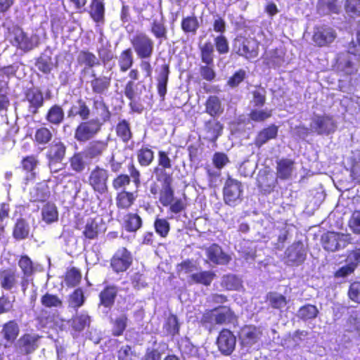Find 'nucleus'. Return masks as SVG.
<instances>
[{
    "label": "nucleus",
    "mask_w": 360,
    "mask_h": 360,
    "mask_svg": "<svg viewBox=\"0 0 360 360\" xmlns=\"http://www.w3.org/2000/svg\"><path fill=\"white\" fill-rule=\"evenodd\" d=\"M162 183L160 191L159 202L163 207H168V212L172 215H178L187 208V198L184 194L182 198H174V189L172 186L173 177L156 179Z\"/></svg>",
    "instance_id": "nucleus-1"
},
{
    "label": "nucleus",
    "mask_w": 360,
    "mask_h": 360,
    "mask_svg": "<svg viewBox=\"0 0 360 360\" xmlns=\"http://www.w3.org/2000/svg\"><path fill=\"white\" fill-rule=\"evenodd\" d=\"M129 174L125 173H119L112 179L111 185L114 191L121 192L127 191L132 182L136 188L140 187L141 184V174L139 169L136 167L133 161H131L127 165Z\"/></svg>",
    "instance_id": "nucleus-2"
},
{
    "label": "nucleus",
    "mask_w": 360,
    "mask_h": 360,
    "mask_svg": "<svg viewBox=\"0 0 360 360\" xmlns=\"http://www.w3.org/2000/svg\"><path fill=\"white\" fill-rule=\"evenodd\" d=\"M130 79L126 83L124 87V95L129 101V106L131 112L141 113L143 110V105H142L140 98L137 92V84L135 81L139 78V72L136 68H131L129 69L128 74Z\"/></svg>",
    "instance_id": "nucleus-3"
},
{
    "label": "nucleus",
    "mask_w": 360,
    "mask_h": 360,
    "mask_svg": "<svg viewBox=\"0 0 360 360\" xmlns=\"http://www.w3.org/2000/svg\"><path fill=\"white\" fill-rule=\"evenodd\" d=\"M139 59H150L154 53L153 39L144 32H137L129 39Z\"/></svg>",
    "instance_id": "nucleus-4"
},
{
    "label": "nucleus",
    "mask_w": 360,
    "mask_h": 360,
    "mask_svg": "<svg viewBox=\"0 0 360 360\" xmlns=\"http://www.w3.org/2000/svg\"><path fill=\"white\" fill-rule=\"evenodd\" d=\"M67 147L59 139H55L48 146L46 152L47 166L51 173H57L61 169H56V165L62 162L66 155Z\"/></svg>",
    "instance_id": "nucleus-5"
},
{
    "label": "nucleus",
    "mask_w": 360,
    "mask_h": 360,
    "mask_svg": "<svg viewBox=\"0 0 360 360\" xmlns=\"http://www.w3.org/2000/svg\"><path fill=\"white\" fill-rule=\"evenodd\" d=\"M108 171L103 167L96 165L90 172L87 183L94 193L103 195L108 191Z\"/></svg>",
    "instance_id": "nucleus-6"
},
{
    "label": "nucleus",
    "mask_w": 360,
    "mask_h": 360,
    "mask_svg": "<svg viewBox=\"0 0 360 360\" xmlns=\"http://www.w3.org/2000/svg\"><path fill=\"white\" fill-rule=\"evenodd\" d=\"M338 37L335 30L327 25H317L314 27L312 41L318 48L330 47Z\"/></svg>",
    "instance_id": "nucleus-7"
},
{
    "label": "nucleus",
    "mask_w": 360,
    "mask_h": 360,
    "mask_svg": "<svg viewBox=\"0 0 360 360\" xmlns=\"http://www.w3.org/2000/svg\"><path fill=\"white\" fill-rule=\"evenodd\" d=\"M243 192V184L240 181L227 177L223 188L224 203L232 207L236 205L242 200Z\"/></svg>",
    "instance_id": "nucleus-8"
},
{
    "label": "nucleus",
    "mask_w": 360,
    "mask_h": 360,
    "mask_svg": "<svg viewBox=\"0 0 360 360\" xmlns=\"http://www.w3.org/2000/svg\"><path fill=\"white\" fill-rule=\"evenodd\" d=\"M133 261L131 252L125 247H121L110 258V265L115 273L120 274L127 271L132 265Z\"/></svg>",
    "instance_id": "nucleus-9"
},
{
    "label": "nucleus",
    "mask_w": 360,
    "mask_h": 360,
    "mask_svg": "<svg viewBox=\"0 0 360 360\" xmlns=\"http://www.w3.org/2000/svg\"><path fill=\"white\" fill-rule=\"evenodd\" d=\"M20 332V326L15 319L4 323L0 330V345L4 349L12 347L18 340Z\"/></svg>",
    "instance_id": "nucleus-10"
},
{
    "label": "nucleus",
    "mask_w": 360,
    "mask_h": 360,
    "mask_svg": "<svg viewBox=\"0 0 360 360\" xmlns=\"http://www.w3.org/2000/svg\"><path fill=\"white\" fill-rule=\"evenodd\" d=\"M263 335L262 329L253 324L243 325L238 333L242 347L250 348L259 342Z\"/></svg>",
    "instance_id": "nucleus-11"
},
{
    "label": "nucleus",
    "mask_w": 360,
    "mask_h": 360,
    "mask_svg": "<svg viewBox=\"0 0 360 360\" xmlns=\"http://www.w3.org/2000/svg\"><path fill=\"white\" fill-rule=\"evenodd\" d=\"M101 129V123L96 120L81 122L75 130L74 137L79 142H86Z\"/></svg>",
    "instance_id": "nucleus-12"
},
{
    "label": "nucleus",
    "mask_w": 360,
    "mask_h": 360,
    "mask_svg": "<svg viewBox=\"0 0 360 360\" xmlns=\"http://www.w3.org/2000/svg\"><path fill=\"white\" fill-rule=\"evenodd\" d=\"M8 37L13 45L24 51H31L37 46L22 29L17 25L8 29Z\"/></svg>",
    "instance_id": "nucleus-13"
},
{
    "label": "nucleus",
    "mask_w": 360,
    "mask_h": 360,
    "mask_svg": "<svg viewBox=\"0 0 360 360\" xmlns=\"http://www.w3.org/2000/svg\"><path fill=\"white\" fill-rule=\"evenodd\" d=\"M173 162L169 153L160 150L158 152V164L153 167V174L156 179L172 178L173 173L169 171L172 169Z\"/></svg>",
    "instance_id": "nucleus-14"
},
{
    "label": "nucleus",
    "mask_w": 360,
    "mask_h": 360,
    "mask_svg": "<svg viewBox=\"0 0 360 360\" xmlns=\"http://www.w3.org/2000/svg\"><path fill=\"white\" fill-rule=\"evenodd\" d=\"M321 242L324 250L335 252L347 244V236L343 233L328 231L321 236Z\"/></svg>",
    "instance_id": "nucleus-15"
},
{
    "label": "nucleus",
    "mask_w": 360,
    "mask_h": 360,
    "mask_svg": "<svg viewBox=\"0 0 360 360\" xmlns=\"http://www.w3.org/2000/svg\"><path fill=\"white\" fill-rule=\"evenodd\" d=\"M24 95V101L28 103V112L32 115H35L39 112V108L44 104V97L42 91L37 87H32L27 89Z\"/></svg>",
    "instance_id": "nucleus-16"
},
{
    "label": "nucleus",
    "mask_w": 360,
    "mask_h": 360,
    "mask_svg": "<svg viewBox=\"0 0 360 360\" xmlns=\"http://www.w3.org/2000/svg\"><path fill=\"white\" fill-rule=\"evenodd\" d=\"M83 225V219L77 218L75 222V229L77 230L82 231V236L89 240H96L98 238L101 233V225L97 221L96 218H89L87 219L85 225Z\"/></svg>",
    "instance_id": "nucleus-17"
},
{
    "label": "nucleus",
    "mask_w": 360,
    "mask_h": 360,
    "mask_svg": "<svg viewBox=\"0 0 360 360\" xmlns=\"http://www.w3.org/2000/svg\"><path fill=\"white\" fill-rule=\"evenodd\" d=\"M236 338L233 333L228 328H222L217 338V345L220 352L230 355L235 349Z\"/></svg>",
    "instance_id": "nucleus-18"
},
{
    "label": "nucleus",
    "mask_w": 360,
    "mask_h": 360,
    "mask_svg": "<svg viewBox=\"0 0 360 360\" xmlns=\"http://www.w3.org/2000/svg\"><path fill=\"white\" fill-rule=\"evenodd\" d=\"M40 338L38 334L24 333L18 340L17 349L20 353L28 356L38 349Z\"/></svg>",
    "instance_id": "nucleus-19"
},
{
    "label": "nucleus",
    "mask_w": 360,
    "mask_h": 360,
    "mask_svg": "<svg viewBox=\"0 0 360 360\" xmlns=\"http://www.w3.org/2000/svg\"><path fill=\"white\" fill-rule=\"evenodd\" d=\"M311 127L318 134H329L335 131L336 124L331 115H317L312 119Z\"/></svg>",
    "instance_id": "nucleus-20"
},
{
    "label": "nucleus",
    "mask_w": 360,
    "mask_h": 360,
    "mask_svg": "<svg viewBox=\"0 0 360 360\" xmlns=\"http://www.w3.org/2000/svg\"><path fill=\"white\" fill-rule=\"evenodd\" d=\"M236 53L247 60H252L259 55V46L248 38L238 39L234 44Z\"/></svg>",
    "instance_id": "nucleus-21"
},
{
    "label": "nucleus",
    "mask_w": 360,
    "mask_h": 360,
    "mask_svg": "<svg viewBox=\"0 0 360 360\" xmlns=\"http://www.w3.org/2000/svg\"><path fill=\"white\" fill-rule=\"evenodd\" d=\"M214 311L216 325H238V317L229 306L221 305L214 308Z\"/></svg>",
    "instance_id": "nucleus-22"
},
{
    "label": "nucleus",
    "mask_w": 360,
    "mask_h": 360,
    "mask_svg": "<svg viewBox=\"0 0 360 360\" xmlns=\"http://www.w3.org/2000/svg\"><path fill=\"white\" fill-rule=\"evenodd\" d=\"M89 83L92 92L96 95H105L111 86V76L98 75L93 71Z\"/></svg>",
    "instance_id": "nucleus-23"
},
{
    "label": "nucleus",
    "mask_w": 360,
    "mask_h": 360,
    "mask_svg": "<svg viewBox=\"0 0 360 360\" xmlns=\"http://www.w3.org/2000/svg\"><path fill=\"white\" fill-rule=\"evenodd\" d=\"M92 114L94 116L93 120H98L101 123V126L109 122L112 115L108 105L101 97L92 98Z\"/></svg>",
    "instance_id": "nucleus-24"
},
{
    "label": "nucleus",
    "mask_w": 360,
    "mask_h": 360,
    "mask_svg": "<svg viewBox=\"0 0 360 360\" xmlns=\"http://www.w3.org/2000/svg\"><path fill=\"white\" fill-rule=\"evenodd\" d=\"M278 134V127L271 124L259 130L256 134L253 144L257 148H261L269 141L276 139Z\"/></svg>",
    "instance_id": "nucleus-25"
},
{
    "label": "nucleus",
    "mask_w": 360,
    "mask_h": 360,
    "mask_svg": "<svg viewBox=\"0 0 360 360\" xmlns=\"http://www.w3.org/2000/svg\"><path fill=\"white\" fill-rule=\"evenodd\" d=\"M333 68L336 71L342 72L346 75H352L355 72L349 51L338 53L334 59Z\"/></svg>",
    "instance_id": "nucleus-26"
},
{
    "label": "nucleus",
    "mask_w": 360,
    "mask_h": 360,
    "mask_svg": "<svg viewBox=\"0 0 360 360\" xmlns=\"http://www.w3.org/2000/svg\"><path fill=\"white\" fill-rule=\"evenodd\" d=\"M288 262L293 266L302 264L306 259L307 252L301 241L293 243L286 252Z\"/></svg>",
    "instance_id": "nucleus-27"
},
{
    "label": "nucleus",
    "mask_w": 360,
    "mask_h": 360,
    "mask_svg": "<svg viewBox=\"0 0 360 360\" xmlns=\"http://www.w3.org/2000/svg\"><path fill=\"white\" fill-rule=\"evenodd\" d=\"M19 274L14 269L7 268L0 271V286L1 289L13 292L18 287Z\"/></svg>",
    "instance_id": "nucleus-28"
},
{
    "label": "nucleus",
    "mask_w": 360,
    "mask_h": 360,
    "mask_svg": "<svg viewBox=\"0 0 360 360\" xmlns=\"http://www.w3.org/2000/svg\"><path fill=\"white\" fill-rule=\"evenodd\" d=\"M86 11L97 25L104 24L105 7L103 0H90L89 8Z\"/></svg>",
    "instance_id": "nucleus-29"
},
{
    "label": "nucleus",
    "mask_w": 360,
    "mask_h": 360,
    "mask_svg": "<svg viewBox=\"0 0 360 360\" xmlns=\"http://www.w3.org/2000/svg\"><path fill=\"white\" fill-rule=\"evenodd\" d=\"M118 293V288L115 285H107L98 294L100 307L111 309L115 304Z\"/></svg>",
    "instance_id": "nucleus-30"
},
{
    "label": "nucleus",
    "mask_w": 360,
    "mask_h": 360,
    "mask_svg": "<svg viewBox=\"0 0 360 360\" xmlns=\"http://www.w3.org/2000/svg\"><path fill=\"white\" fill-rule=\"evenodd\" d=\"M295 161L289 158H283L277 160L276 167V178L281 181L291 179L295 169Z\"/></svg>",
    "instance_id": "nucleus-31"
},
{
    "label": "nucleus",
    "mask_w": 360,
    "mask_h": 360,
    "mask_svg": "<svg viewBox=\"0 0 360 360\" xmlns=\"http://www.w3.org/2000/svg\"><path fill=\"white\" fill-rule=\"evenodd\" d=\"M170 74V66L169 63H164L161 65L160 72L157 77V91L162 101L165 100L167 92V84Z\"/></svg>",
    "instance_id": "nucleus-32"
},
{
    "label": "nucleus",
    "mask_w": 360,
    "mask_h": 360,
    "mask_svg": "<svg viewBox=\"0 0 360 360\" xmlns=\"http://www.w3.org/2000/svg\"><path fill=\"white\" fill-rule=\"evenodd\" d=\"M203 129L207 134L205 139L212 143H215L222 135L224 125L219 120L212 118L205 122Z\"/></svg>",
    "instance_id": "nucleus-33"
},
{
    "label": "nucleus",
    "mask_w": 360,
    "mask_h": 360,
    "mask_svg": "<svg viewBox=\"0 0 360 360\" xmlns=\"http://www.w3.org/2000/svg\"><path fill=\"white\" fill-rule=\"evenodd\" d=\"M137 198L136 192L122 191L115 196V205L119 210L127 211L135 203Z\"/></svg>",
    "instance_id": "nucleus-34"
},
{
    "label": "nucleus",
    "mask_w": 360,
    "mask_h": 360,
    "mask_svg": "<svg viewBox=\"0 0 360 360\" xmlns=\"http://www.w3.org/2000/svg\"><path fill=\"white\" fill-rule=\"evenodd\" d=\"M206 255L210 261L215 264H227L231 259V257L216 243L212 244L207 249Z\"/></svg>",
    "instance_id": "nucleus-35"
},
{
    "label": "nucleus",
    "mask_w": 360,
    "mask_h": 360,
    "mask_svg": "<svg viewBox=\"0 0 360 360\" xmlns=\"http://www.w3.org/2000/svg\"><path fill=\"white\" fill-rule=\"evenodd\" d=\"M91 115V110L86 102L82 98L77 100L68 111V117H79L82 120H86Z\"/></svg>",
    "instance_id": "nucleus-36"
},
{
    "label": "nucleus",
    "mask_w": 360,
    "mask_h": 360,
    "mask_svg": "<svg viewBox=\"0 0 360 360\" xmlns=\"http://www.w3.org/2000/svg\"><path fill=\"white\" fill-rule=\"evenodd\" d=\"M122 227L129 233H135L143 226V219L137 212H127L123 216Z\"/></svg>",
    "instance_id": "nucleus-37"
},
{
    "label": "nucleus",
    "mask_w": 360,
    "mask_h": 360,
    "mask_svg": "<svg viewBox=\"0 0 360 360\" xmlns=\"http://www.w3.org/2000/svg\"><path fill=\"white\" fill-rule=\"evenodd\" d=\"M205 112L212 118L219 117L224 112V107L217 96L211 95L207 97L205 103Z\"/></svg>",
    "instance_id": "nucleus-38"
},
{
    "label": "nucleus",
    "mask_w": 360,
    "mask_h": 360,
    "mask_svg": "<svg viewBox=\"0 0 360 360\" xmlns=\"http://www.w3.org/2000/svg\"><path fill=\"white\" fill-rule=\"evenodd\" d=\"M215 277L216 274L212 271H202L191 274L188 283L190 285L200 284L205 286H209Z\"/></svg>",
    "instance_id": "nucleus-39"
},
{
    "label": "nucleus",
    "mask_w": 360,
    "mask_h": 360,
    "mask_svg": "<svg viewBox=\"0 0 360 360\" xmlns=\"http://www.w3.org/2000/svg\"><path fill=\"white\" fill-rule=\"evenodd\" d=\"M115 131L116 136L124 143H127L133 137L130 123L125 119L118 121L115 125Z\"/></svg>",
    "instance_id": "nucleus-40"
},
{
    "label": "nucleus",
    "mask_w": 360,
    "mask_h": 360,
    "mask_svg": "<svg viewBox=\"0 0 360 360\" xmlns=\"http://www.w3.org/2000/svg\"><path fill=\"white\" fill-rule=\"evenodd\" d=\"M150 31L160 44L168 39V30L163 19L153 20L150 25Z\"/></svg>",
    "instance_id": "nucleus-41"
},
{
    "label": "nucleus",
    "mask_w": 360,
    "mask_h": 360,
    "mask_svg": "<svg viewBox=\"0 0 360 360\" xmlns=\"http://www.w3.org/2000/svg\"><path fill=\"white\" fill-rule=\"evenodd\" d=\"M13 237L17 240H24L30 235V226L25 218L17 219L12 232Z\"/></svg>",
    "instance_id": "nucleus-42"
},
{
    "label": "nucleus",
    "mask_w": 360,
    "mask_h": 360,
    "mask_svg": "<svg viewBox=\"0 0 360 360\" xmlns=\"http://www.w3.org/2000/svg\"><path fill=\"white\" fill-rule=\"evenodd\" d=\"M64 117V110L63 108L58 104L51 105L47 110L46 115L45 116L46 121L49 123L54 125L60 124L63 122Z\"/></svg>",
    "instance_id": "nucleus-43"
},
{
    "label": "nucleus",
    "mask_w": 360,
    "mask_h": 360,
    "mask_svg": "<svg viewBox=\"0 0 360 360\" xmlns=\"http://www.w3.org/2000/svg\"><path fill=\"white\" fill-rule=\"evenodd\" d=\"M39 165V161L37 156L33 154L23 157L20 161L22 169L26 174H29L32 178L36 176L35 170Z\"/></svg>",
    "instance_id": "nucleus-44"
},
{
    "label": "nucleus",
    "mask_w": 360,
    "mask_h": 360,
    "mask_svg": "<svg viewBox=\"0 0 360 360\" xmlns=\"http://www.w3.org/2000/svg\"><path fill=\"white\" fill-rule=\"evenodd\" d=\"M42 220L47 224L58 220V211L55 203L47 202L41 209Z\"/></svg>",
    "instance_id": "nucleus-45"
},
{
    "label": "nucleus",
    "mask_w": 360,
    "mask_h": 360,
    "mask_svg": "<svg viewBox=\"0 0 360 360\" xmlns=\"http://www.w3.org/2000/svg\"><path fill=\"white\" fill-rule=\"evenodd\" d=\"M199 27L200 22L194 13L191 15L184 17L181 20V28L185 34L195 35Z\"/></svg>",
    "instance_id": "nucleus-46"
},
{
    "label": "nucleus",
    "mask_w": 360,
    "mask_h": 360,
    "mask_svg": "<svg viewBox=\"0 0 360 360\" xmlns=\"http://www.w3.org/2000/svg\"><path fill=\"white\" fill-rule=\"evenodd\" d=\"M134 55L131 48H127L121 51L119 59L118 65L121 72H126L134 65Z\"/></svg>",
    "instance_id": "nucleus-47"
},
{
    "label": "nucleus",
    "mask_w": 360,
    "mask_h": 360,
    "mask_svg": "<svg viewBox=\"0 0 360 360\" xmlns=\"http://www.w3.org/2000/svg\"><path fill=\"white\" fill-rule=\"evenodd\" d=\"M266 302H267L274 309L281 310L287 304L288 300L285 296L276 292H269L266 294Z\"/></svg>",
    "instance_id": "nucleus-48"
},
{
    "label": "nucleus",
    "mask_w": 360,
    "mask_h": 360,
    "mask_svg": "<svg viewBox=\"0 0 360 360\" xmlns=\"http://www.w3.org/2000/svg\"><path fill=\"white\" fill-rule=\"evenodd\" d=\"M108 143L104 141H94L86 149V156L91 159L96 158L103 155L107 150Z\"/></svg>",
    "instance_id": "nucleus-49"
},
{
    "label": "nucleus",
    "mask_w": 360,
    "mask_h": 360,
    "mask_svg": "<svg viewBox=\"0 0 360 360\" xmlns=\"http://www.w3.org/2000/svg\"><path fill=\"white\" fill-rule=\"evenodd\" d=\"M82 281L81 271L76 267L72 266L67 269L64 275V281L67 287L75 288Z\"/></svg>",
    "instance_id": "nucleus-50"
},
{
    "label": "nucleus",
    "mask_w": 360,
    "mask_h": 360,
    "mask_svg": "<svg viewBox=\"0 0 360 360\" xmlns=\"http://www.w3.org/2000/svg\"><path fill=\"white\" fill-rule=\"evenodd\" d=\"M137 160L140 166H150L155 158L153 150L148 146H142L137 150Z\"/></svg>",
    "instance_id": "nucleus-51"
},
{
    "label": "nucleus",
    "mask_w": 360,
    "mask_h": 360,
    "mask_svg": "<svg viewBox=\"0 0 360 360\" xmlns=\"http://www.w3.org/2000/svg\"><path fill=\"white\" fill-rule=\"evenodd\" d=\"M35 66L43 74L48 75L51 73L56 65L51 56L41 54L36 59Z\"/></svg>",
    "instance_id": "nucleus-52"
},
{
    "label": "nucleus",
    "mask_w": 360,
    "mask_h": 360,
    "mask_svg": "<svg viewBox=\"0 0 360 360\" xmlns=\"http://www.w3.org/2000/svg\"><path fill=\"white\" fill-rule=\"evenodd\" d=\"M153 228L157 235L162 238H166L170 232V224L166 218L155 217Z\"/></svg>",
    "instance_id": "nucleus-53"
},
{
    "label": "nucleus",
    "mask_w": 360,
    "mask_h": 360,
    "mask_svg": "<svg viewBox=\"0 0 360 360\" xmlns=\"http://www.w3.org/2000/svg\"><path fill=\"white\" fill-rule=\"evenodd\" d=\"M85 300L86 297L82 288H77L69 295L68 304L70 307L77 310L84 305Z\"/></svg>",
    "instance_id": "nucleus-54"
},
{
    "label": "nucleus",
    "mask_w": 360,
    "mask_h": 360,
    "mask_svg": "<svg viewBox=\"0 0 360 360\" xmlns=\"http://www.w3.org/2000/svg\"><path fill=\"white\" fill-rule=\"evenodd\" d=\"M91 322V317L87 313L76 314L72 318V328L77 332H81L89 327Z\"/></svg>",
    "instance_id": "nucleus-55"
},
{
    "label": "nucleus",
    "mask_w": 360,
    "mask_h": 360,
    "mask_svg": "<svg viewBox=\"0 0 360 360\" xmlns=\"http://www.w3.org/2000/svg\"><path fill=\"white\" fill-rule=\"evenodd\" d=\"M41 304L45 308H61L63 302L57 295L47 292L41 297Z\"/></svg>",
    "instance_id": "nucleus-56"
},
{
    "label": "nucleus",
    "mask_w": 360,
    "mask_h": 360,
    "mask_svg": "<svg viewBox=\"0 0 360 360\" xmlns=\"http://www.w3.org/2000/svg\"><path fill=\"white\" fill-rule=\"evenodd\" d=\"M319 313L316 306L307 304L299 309L297 316L303 321H308L316 318Z\"/></svg>",
    "instance_id": "nucleus-57"
},
{
    "label": "nucleus",
    "mask_w": 360,
    "mask_h": 360,
    "mask_svg": "<svg viewBox=\"0 0 360 360\" xmlns=\"http://www.w3.org/2000/svg\"><path fill=\"white\" fill-rule=\"evenodd\" d=\"M200 59L206 65H214V46L210 41H206L200 47Z\"/></svg>",
    "instance_id": "nucleus-58"
},
{
    "label": "nucleus",
    "mask_w": 360,
    "mask_h": 360,
    "mask_svg": "<svg viewBox=\"0 0 360 360\" xmlns=\"http://www.w3.org/2000/svg\"><path fill=\"white\" fill-rule=\"evenodd\" d=\"M78 62L79 64H84L89 68L100 65L98 58H96L94 53L88 50H82L80 51Z\"/></svg>",
    "instance_id": "nucleus-59"
},
{
    "label": "nucleus",
    "mask_w": 360,
    "mask_h": 360,
    "mask_svg": "<svg viewBox=\"0 0 360 360\" xmlns=\"http://www.w3.org/2000/svg\"><path fill=\"white\" fill-rule=\"evenodd\" d=\"M221 285L226 290H237L241 287L242 283L236 275L227 274L222 277Z\"/></svg>",
    "instance_id": "nucleus-60"
},
{
    "label": "nucleus",
    "mask_w": 360,
    "mask_h": 360,
    "mask_svg": "<svg viewBox=\"0 0 360 360\" xmlns=\"http://www.w3.org/2000/svg\"><path fill=\"white\" fill-rule=\"evenodd\" d=\"M24 277H30L34 272V266L32 259L26 255H21L18 261Z\"/></svg>",
    "instance_id": "nucleus-61"
},
{
    "label": "nucleus",
    "mask_w": 360,
    "mask_h": 360,
    "mask_svg": "<svg viewBox=\"0 0 360 360\" xmlns=\"http://www.w3.org/2000/svg\"><path fill=\"white\" fill-rule=\"evenodd\" d=\"M53 134L49 129L41 127L34 133V141L37 145H46L52 139Z\"/></svg>",
    "instance_id": "nucleus-62"
},
{
    "label": "nucleus",
    "mask_w": 360,
    "mask_h": 360,
    "mask_svg": "<svg viewBox=\"0 0 360 360\" xmlns=\"http://www.w3.org/2000/svg\"><path fill=\"white\" fill-rule=\"evenodd\" d=\"M128 318L126 314L117 317L112 321V335L115 337L121 336L127 326Z\"/></svg>",
    "instance_id": "nucleus-63"
},
{
    "label": "nucleus",
    "mask_w": 360,
    "mask_h": 360,
    "mask_svg": "<svg viewBox=\"0 0 360 360\" xmlns=\"http://www.w3.org/2000/svg\"><path fill=\"white\" fill-rule=\"evenodd\" d=\"M164 329H165L167 334L172 336L179 334L180 324L176 315L170 314L168 316L164 324Z\"/></svg>",
    "instance_id": "nucleus-64"
}]
</instances>
